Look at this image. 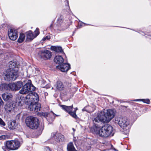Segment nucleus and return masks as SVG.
I'll list each match as a JSON object with an SVG mask.
<instances>
[{
  "label": "nucleus",
  "instance_id": "obj_19",
  "mask_svg": "<svg viewBox=\"0 0 151 151\" xmlns=\"http://www.w3.org/2000/svg\"><path fill=\"white\" fill-rule=\"evenodd\" d=\"M60 106L66 112H68V114L71 112L73 108V105L71 106H68L66 105H60Z\"/></svg>",
  "mask_w": 151,
  "mask_h": 151
},
{
  "label": "nucleus",
  "instance_id": "obj_34",
  "mask_svg": "<svg viewBox=\"0 0 151 151\" xmlns=\"http://www.w3.org/2000/svg\"><path fill=\"white\" fill-rule=\"evenodd\" d=\"M5 122L1 118H0V125L4 126L5 125Z\"/></svg>",
  "mask_w": 151,
  "mask_h": 151
},
{
  "label": "nucleus",
  "instance_id": "obj_37",
  "mask_svg": "<svg viewBox=\"0 0 151 151\" xmlns=\"http://www.w3.org/2000/svg\"><path fill=\"white\" fill-rule=\"evenodd\" d=\"M3 104L4 102L0 97V106H1V105H3Z\"/></svg>",
  "mask_w": 151,
  "mask_h": 151
},
{
  "label": "nucleus",
  "instance_id": "obj_29",
  "mask_svg": "<svg viewBox=\"0 0 151 151\" xmlns=\"http://www.w3.org/2000/svg\"><path fill=\"white\" fill-rule=\"evenodd\" d=\"M90 108H92L91 106H87L85 107L84 108H83L82 109V110L83 111H85L91 113L93 112L94 111V110L93 109H92V110H89V109L88 110V108L89 109Z\"/></svg>",
  "mask_w": 151,
  "mask_h": 151
},
{
  "label": "nucleus",
  "instance_id": "obj_40",
  "mask_svg": "<svg viewBox=\"0 0 151 151\" xmlns=\"http://www.w3.org/2000/svg\"><path fill=\"white\" fill-rule=\"evenodd\" d=\"M45 37L46 38L47 40H49L50 38V37L49 36H47Z\"/></svg>",
  "mask_w": 151,
  "mask_h": 151
},
{
  "label": "nucleus",
  "instance_id": "obj_7",
  "mask_svg": "<svg viewBox=\"0 0 151 151\" xmlns=\"http://www.w3.org/2000/svg\"><path fill=\"white\" fill-rule=\"evenodd\" d=\"M118 121V124L119 126L124 130H126L127 133L129 132L130 127L129 121L126 117L120 118Z\"/></svg>",
  "mask_w": 151,
  "mask_h": 151
},
{
  "label": "nucleus",
  "instance_id": "obj_3",
  "mask_svg": "<svg viewBox=\"0 0 151 151\" xmlns=\"http://www.w3.org/2000/svg\"><path fill=\"white\" fill-rule=\"evenodd\" d=\"M114 115L115 113L113 110H107L106 112H100L98 115L97 117L94 119L93 121L95 123L101 122L107 123L114 118Z\"/></svg>",
  "mask_w": 151,
  "mask_h": 151
},
{
  "label": "nucleus",
  "instance_id": "obj_27",
  "mask_svg": "<svg viewBox=\"0 0 151 151\" xmlns=\"http://www.w3.org/2000/svg\"><path fill=\"white\" fill-rule=\"evenodd\" d=\"M133 101H142L143 102L146 103L147 104H149L150 103V101L149 99H135L133 100Z\"/></svg>",
  "mask_w": 151,
  "mask_h": 151
},
{
  "label": "nucleus",
  "instance_id": "obj_1",
  "mask_svg": "<svg viewBox=\"0 0 151 151\" xmlns=\"http://www.w3.org/2000/svg\"><path fill=\"white\" fill-rule=\"evenodd\" d=\"M25 104L28 105L27 107L30 111L37 112L40 110L41 105L37 103L39 100V96L35 92L29 93L24 98Z\"/></svg>",
  "mask_w": 151,
  "mask_h": 151
},
{
  "label": "nucleus",
  "instance_id": "obj_43",
  "mask_svg": "<svg viewBox=\"0 0 151 151\" xmlns=\"http://www.w3.org/2000/svg\"><path fill=\"white\" fill-rule=\"evenodd\" d=\"M91 108H90L89 109L88 108V110H89H89H92V109H93H93V108L92 107H91Z\"/></svg>",
  "mask_w": 151,
  "mask_h": 151
},
{
  "label": "nucleus",
  "instance_id": "obj_28",
  "mask_svg": "<svg viewBox=\"0 0 151 151\" xmlns=\"http://www.w3.org/2000/svg\"><path fill=\"white\" fill-rule=\"evenodd\" d=\"M48 117L50 118L52 120L55 119V116H57L52 111L50 113H48Z\"/></svg>",
  "mask_w": 151,
  "mask_h": 151
},
{
  "label": "nucleus",
  "instance_id": "obj_41",
  "mask_svg": "<svg viewBox=\"0 0 151 151\" xmlns=\"http://www.w3.org/2000/svg\"><path fill=\"white\" fill-rule=\"evenodd\" d=\"M74 110L73 111L74 112H76V110L78 109L76 107L74 108Z\"/></svg>",
  "mask_w": 151,
  "mask_h": 151
},
{
  "label": "nucleus",
  "instance_id": "obj_13",
  "mask_svg": "<svg viewBox=\"0 0 151 151\" xmlns=\"http://www.w3.org/2000/svg\"><path fill=\"white\" fill-rule=\"evenodd\" d=\"M56 68L60 70L63 72L68 71L70 68V65L69 64L63 63L60 65L56 66Z\"/></svg>",
  "mask_w": 151,
  "mask_h": 151
},
{
  "label": "nucleus",
  "instance_id": "obj_33",
  "mask_svg": "<svg viewBox=\"0 0 151 151\" xmlns=\"http://www.w3.org/2000/svg\"><path fill=\"white\" fill-rule=\"evenodd\" d=\"M39 29L37 28H36V30L35 31V34L34 35L35 37H36L39 34Z\"/></svg>",
  "mask_w": 151,
  "mask_h": 151
},
{
  "label": "nucleus",
  "instance_id": "obj_31",
  "mask_svg": "<svg viewBox=\"0 0 151 151\" xmlns=\"http://www.w3.org/2000/svg\"><path fill=\"white\" fill-rule=\"evenodd\" d=\"M69 114L71 115L72 117L76 119H77L78 118V116L76 114V113L74 112V111H72Z\"/></svg>",
  "mask_w": 151,
  "mask_h": 151
},
{
  "label": "nucleus",
  "instance_id": "obj_2",
  "mask_svg": "<svg viewBox=\"0 0 151 151\" xmlns=\"http://www.w3.org/2000/svg\"><path fill=\"white\" fill-rule=\"evenodd\" d=\"M8 64L9 68L4 73V79L9 81H14L19 76L17 68L16 67L15 63L12 61L9 62Z\"/></svg>",
  "mask_w": 151,
  "mask_h": 151
},
{
  "label": "nucleus",
  "instance_id": "obj_39",
  "mask_svg": "<svg viewBox=\"0 0 151 151\" xmlns=\"http://www.w3.org/2000/svg\"><path fill=\"white\" fill-rule=\"evenodd\" d=\"M17 103L18 105L20 106H22V103L21 101H19V102H18Z\"/></svg>",
  "mask_w": 151,
  "mask_h": 151
},
{
  "label": "nucleus",
  "instance_id": "obj_24",
  "mask_svg": "<svg viewBox=\"0 0 151 151\" xmlns=\"http://www.w3.org/2000/svg\"><path fill=\"white\" fill-rule=\"evenodd\" d=\"M64 85L60 81H58L56 83V88L59 90L62 91L64 88Z\"/></svg>",
  "mask_w": 151,
  "mask_h": 151
},
{
  "label": "nucleus",
  "instance_id": "obj_15",
  "mask_svg": "<svg viewBox=\"0 0 151 151\" xmlns=\"http://www.w3.org/2000/svg\"><path fill=\"white\" fill-rule=\"evenodd\" d=\"M29 82L26 83L23 86L24 88L27 90L28 92L32 91H34L35 89V87L30 83L31 81H29Z\"/></svg>",
  "mask_w": 151,
  "mask_h": 151
},
{
  "label": "nucleus",
  "instance_id": "obj_30",
  "mask_svg": "<svg viewBox=\"0 0 151 151\" xmlns=\"http://www.w3.org/2000/svg\"><path fill=\"white\" fill-rule=\"evenodd\" d=\"M28 90H27V89L26 90L25 88H24V87L23 86L22 88L19 91V93L21 94H25L28 93Z\"/></svg>",
  "mask_w": 151,
  "mask_h": 151
},
{
  "label": "nucleus",
  "instance_id": "obj_16",
  "mask_svg": "<svg viewBox=\"0 0 151 151\" xmlns=\"http://www.w3.org/2000/svg\"><path fill=\"white\" fill-rule=\"evenodd\" d=\"M54 60L56 64L60 65L63 63L64 60L61 56L58 55L55 57Z\"/></svg>",
  "mask_w": 151,
  "mask_h": 151
},
{
  "label": "nucleus",
  "instance_id": "obj_6",
  "mask_svg": "<svg viewBox=\"0 0 151 151\" xmlns=\"http://www.w3.org/2000/svg\"><path fill=\"white\" fill-rule=\"evenodd\" d=\"M25 122L28 127L33 129H36L39 125L38 119L37 117L32 116L26 118Z\"/></svg>",
  "mask_w": 151,
  "mask_h": 151
},
{
  "label": "nucleus",
  "instance_id": "obj_4",
  "mask_svg": "<svg viewBox=\"0 0 151 151\" xmlns=\"http://www.w3.org/2000/svg\"><path fill=\"white\" fill-rule=\"evenodd\" d=\"M93 129L95 134H98L101 137H106L111 134L113 129L111 126L107 124L103 126L101 128L98 125H96L94 127Z\"/></svg>",
  "mask_w": 151,
  "mask_h": 151
},
{
  "label": "nucleus",
  "instance_id": "obj_23",
  "mask_svg": "<svg viewBox=\"0 0 151 151\" xmlns=\"http://www.w3.org/2000/svg\"><path fill=\"white\" fill-rule=\"evenodd\" d=\"M51 49L52 50L58 52H61L63 51L62 47L60 46H52Z\"/></svg>",
  "mask_w": 151,
  "mask_h": 151
},
{
  "label": "nucleus",
  "instance_id": "obj_8",
  "mask_svg": "<svg viewBox=\"0 0 151 151\" xmlns=\"http://www.w3.org/2000/svg\"><path fill=\"white\" fill-rule=\"evenodd\" d=\"M69 25L67 22H63L61 18H59L57 21V23L54 25L55 29L60 31L64 30L68 28Z\"/></svg>",
  "mask_w": 151,
  "mask_h": 151
},
{
  "label": "nucleus",
  "instance_id": "obj_38",
  "mask_svg": "<svg viewBox=\"0 0 151 151\" xmlns=\"http://www.w3.org/2000/svg\"><path fill=\"white\" fill-rule=\"evenodd\" d=\"M50 27L51 29H52L53 28V21H52V22L51 24H50Z\"/></svg>",
  "mask_w": 151,
  "mask_h": 151
},
{
  "label": "nucleus",
  "instance_id": "obj_42",
  "mask_svg": "<svg viewBox=\"0 0 151 151\" xmlns=\"http://www.w3.org/2000/svg\"><path fill=\"white\" fill-rule=\"evenodd\" d=\"M46 40V38L45 37H44V38H43V39H42V40H43V41H45V40Z\"/></svg>",
  "mask_w": 151,
  "mask_h": 151
},
{
  "label": "nucleus",
  "instance_id": "obj_26",
  "mask_svg": "<svg viewBox=\"0 0 151 151\" xmlns=\"http://www.w3.org/2000/svg\"><path fill=\"white\" fill-rule=\"evenodd\" d=\"M25 35L23 33H21L20 34L19 38L17 40V42L20 43L22 42L24 40Z\"/></svg>",
  "mask_w": 151,
  "mask_h": 151
},
{
  "label": "nucleus",
  "instance_id": "obj_5",
  "mask_svg": "<svg viewBox=\"0 0 151 151\" xmlns=\"http://www.w3.org/2000/svg\"><path fill=\"white\" fill-rule=\"evenodd\" d=\"M22 142L18 140H12L6 141L4 145L2 147L4 151L17 150L20 146Z\"/></svg>",
  "mask_w": 151,
  "mask_h": 151
},
{
  "label": "nucleus",
  "instance_id": "obj_12",
  "mask_svg": "<svg viewBox=\"0 0 151 151\" xmlns=\"http://www.w3.org/2000/svg\"><path fill=\"white\" fill-rule=\"evenodd\" d=\"M51 137L57 142L63 141L64 140V136L58 133H52L51 134Z\"/></svg>",
  "mask_w": 151,
  "mask_h": 151
},
{
  "label": "nucleus",
  "instance_id": "obj_35",
  "mask_svg": "<svg viewBox=\"0 0 151 151\" xmlns=\"http://www.w3.org/2000/svg\"><path fill=\"white\" fill-rule=\"evenodd\" d=\"M7 138V135H2L0 136V140L5 139Z\"/></svg>",
  "mask_w": 151,
  "mask_h": 151
},
{
  "label": "nucleus",
  "instance_id": "obj_17",
  "mask_svg": "<svg viewBox=\"0 0 151 151\" xmlns=\"http://www.w3.org/2000/svg\"><path fill=\"white\" fill-rule=\"evenodd\" d=\"M26 40L28 41H30L35 37L32 31H29L26 32Z\"/></svg>",
  "mask_w": 151,
  "mask_h": 151
},
{
  "label": "nucleus",
  "instance_id": "obj_22",
  "mask_svg": "<svg viewBox=\"0 0 151 151\" xmlns=\"http://www.w3.org/2000/svg\"><path fill=\"white\" fill-rule=\"evenodd\" d=\"M67 150L68 151H77L74 147L73 143L71 142L68 144Z\"/></svg>",
  "mask_w": 151,
  "mask_h": 151
},
{
  "label": "nucleus",
  "instance_id": "obj_32",
  "mask_svg": "<svg viewBox=\"0 0 151 151\" xmlns=\"http://www.w3.org/2000/svg\"><path fill=\"white\" fill-rule=\"evenodd\" d=\"M41 116L44 117L45 118H46L48 117V113L47 112H42L40 114Z\"/></svg>",
  "mask_w": 151,
  "mask_h": 151
},
{
  "label": "nucleus",
  "instance_id": "obj_44",
  "mask_svg": "<svg viewBox=\"0 0 151 151\" xmlns=\"http://www.w3.org/2000/svg\"><path fill=\"white\" fill-rule=\"evenodd\" d=\"M120 102H123V101H121V100H120Z\"/></svg>",
  "mask_w": 151,
  "mask_h": 151
},
{
  "label": "nucleus",
  "instance_id": "obj_21",
  "mask_svg": "<svg viewBox=\"0 0 151 151\" xmlns=\"http://www.w3.org/2000/svg\"><path fill=\"white\" fill-rule=\"evenodd\" d=\"M14 108L13 104L9 103L5 106L4 108L7 112H10Z\"/></svg>",
  "mask_w": 151,
  "mask_h": 151
},
{
  "label": "nucleus",
  "instance_id": "obj_10",
  "mask_svg": "<svg viewBox=\"0 0 151 151\" xmlns=\"http://www.w3.org/2000/svg\"><path fill=\"white\" fill-rule=\"evenodd\" d=\"M18 32L17 29L14 28L10 29L8 32V35L9 38L12 40L14 41L18 37Z\"/></svg>",
  "mask_w": 151,
  "mask_h": 151
},
{
  "label": "nucleus",
  "instance_id": "obj_9",
  "mask_svg": "<svg viewBox=\"0 0 151 151\" xmlns=\"http://www.w3.org/2000/svg\"><path fill=\"white\" fill-rule=\"evenodd\" d=\"M38 54L41 58L45 60L50 59L52 56L51 52L47 50L41 51Z\"/></svg>",
  "mask_w": 151,
  "mask_h": 151
},
{
  "label": "nucleus",
  "instance_id": "obj_11",
  "mask_svg": "<svg viewBox=\"0 0 151 151\" xmlns=\"http://www.w3.org/2000/svg\"><path fill=\"white\" fill-rule=\"evenodd\" d=\"M11 91H16L19 90L22 86L23 83L22 81L16 82L14 83H11Z\"/></svg>",
  "mask_w": 151,
  "mask_h": 151
},
{
  "label": "nucleus",
  "instance_id": "obj_14",
  "mask_svg": "<svg viewBox=\"0 0 151 151\" xmlns=\"http://www.w3.org/2000/svg\"><path fill=\"white\" fill-rule=\"evenodd\" d=\"M29 82L26 83L23 86L24 88L27 90L28 92L32 91H34L35 89V87L30 83L31 81H29Z\"/></svg>",
  "mask_w": 151,
  "mask_h": 151
},
{
  "label": "nucleus",
  "instance_id": "obj_20",
  "mask_svg": "<svg viewBox=\"0 0 151 151\" xmlns=\"http://www.w3.org/2000/svg\"><path fill=\"white\" fill-rule=\"evenodd\" d=\"M17 124L15 120L10 122H8V127L10 129H14L16 128Z\"/></svg>",
  "mask_w": 151,
  "mask_h": 151
},
{
  "label": "nucleus",
  "instance_id": "obj_36",
  "mask_svg": "<svg viewBox=\"0 0 151 151\" xmlns=\"http://www.w3.org/2000/svg\"><path fill=\"white\" fill-rule=\"evenodd\" d=\"M44 151H50V150L49 147H46L44 148Z\"/></svg>",
  "mask_w": 151,
  "mask_h": 151
},
{
  "label": "nucleus",
  "instance_id": "obj_18",
  "mask_svg": "<svg viewBox=\"0 0 151 151\" xmlns=\"http://www.w3.org/2000/svg\"><path fill=\"white\" fill-rule=\"evenodd\" d=\"M2 97L5 101H9L12 99L13 96L10 93H4L2 94Z\"/></svg>",
  "mask_w": 151,
  "mask_h": 151
},
{
  "label": "nucleus",
  "instance_id": "obj_25",
  "mask_svg": "<svg viewBox=\"0 0 151 151\" xmlns=\"http://www.w3.org/2000/svg\"><path fill=\"white\" fill-rule=\"evenodd\" d=\"M11 83H10L9 84L4 83L2 84L1 86L4 89L6 90H11L12 88Z\"/></svg>",
  "mask_w": 151,
  "mask_h": 151
}]
</instances>
